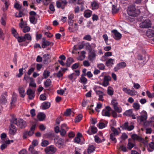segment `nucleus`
<instances>
[{"mask_svg":"<svg viewBox=\"0 0 154 154\" xmlns=\"http://www.w3.org/2000/svg\"><path fill=\"white\" fill-rule=\"evenodd\" d=\"M119 9L117 8L116 5H112V11L113 14H115L119 11Z\"/></svg>","mask_w":154,"mask_h":154,"instance_id":"29","label":"nucleus"},{"mask_svg":"<svg viewBox=\"0 0 154 154\" xmlns=\"http://www.w3.org/2000/svg\"><path fill=\"white\" fill-rule=\"evenodd\" d=\"M126 66V63L124 62H121L118 63L114 67V69L116 72H117L118 70L124 68Z\"/></svg>","mask_w":154,"mask_h":154,"instance_id":"9","label":"nucleus"},{"mask_svg":"<svg viewBox=\"0 0 154 154\" xmlns=\"http://www.w3.org/2000/svg\"><path fill=\"white\" fill-rule=\"evenodd\" d=\"M53 43L52 42H50L47 40L43 41L42 45V47L43 48H45L46 46L49 45H53Z\"/></svg>","mask_w":154,"mask_h":154,"instance_id":"20","label":"nucleus"},{"mask_svg":"<svg viewBox=\"0 0 154 154\" xmlns=\"http://www.w3.org/2000/svg\"><path fill=\"white\" fill-rule=\"evenodd\" d=\"M49 144V142L46 140L43 141L41 143V146H46Z\"/></svg>","mask_w":154,"mask_h":154,"instance_id":"47","label":"nucleus"},{"mask_svg":"<svg viewBox=\"0 0 154 154\" xmlns=\"http://www.w3.org/2000/svg\"><path fill=\"white\" fill-rule=\"evenodd\" d=\"M23 79L24 80H25L26 82H29V80H32V78H30L29 76H26V75H25V76L24 77Z\"/></svg>","mask_w":154,"mask_h":154,"instance_id":"62","label":"nucleus"},{"mask_svg":"<svg viewBox=\"0 0 154 154\" xmlns=\"http://www.w3.org/2000/svg\"><path fill=\"white\" fill-rule=\"evenodd\" d=\"M16 100L17 99L16 97L13 96L11 98V101L10 103L11 106L14 105V103L16 102Z\"/></svg>","mask_w":154,"mask_h":154,"instance_id":"45","label":"nucleus"},{"mask_svg":"<svg viewBox=\"0 0 154 154\" xmlns=\"http://www.w3.org/2000/svg\"><path fill=\"white\" fill-rule=\"evenodd\" d=\"M147 118V112L144 111L143 112V114L141 115L138 116L137 118V119L140 122H143L146 120Z\"/></svg>","mask_w":154,"mask_h":154,"instance_id":"13","label":"nucleus"},{"mask_svg":"<svg viewBox=\"0 0 154 154\" xmlns=\"http://www.w3.org/2000/svg\"><path fill=\"white\" fill-rule=\"evenodd\" d=\"M68 77L69 79H70L71 80H72L74 78H76V77H75V73H72L71 74L69 75H68Z\"/></svg>","mask_w":154,"mask_h":154,"instance_id":"50","label":"nucleus"},{"mask_svg":"<svg viewBox=\"0 0 154 154\" xmlns=\"http://www.w3.org/2000/svg\"><path fill=\"white\" fill-rule=\"evenodd\" d=\"M11 123H14L21 128H24L26 125V122L23 119H17L16 118H14L13 116H12Z\"/></svg>","mask_w":154,"mask_h":154,"instance_id":"2","label":"nucleus"},{"mask_svg":"<svg viewBox=\"0 0 154 154\" xmlns=\"http://www.w3.org/2000/svg\"><path fill=\"white\" fill-rule=\"evenodd\" d=\"M133 106L135 109L138 110L140 109V105L138 103H133Z\"/></svg>","mask_w":154,"mask_h":154,"instance_id":"49","label":"nucleus"},{"mask_svg":"<svg viewBox=\"0 0 154 154\" xmlns=\"http://www.w3.org/2000/svg\"><path fill=\"white\" fill-rule=\"evenodd\" d=\"M14 123H11V125L9 127V133L11 135H14L16 134L17 131V128L13 125Z\"/></svg>","mask_w":154,"mask_h":154,"instance_id":"8","label":"nucleus"},{"mask_svg":"<svg viewBox=\"0 0 154 154\" xmlns=\"http://www.w3.org/2000/svg\"><path fill=\"white\" fill-rule=\"evenodd\" d=\"M102 114L103 116L109 117L110 116V113L107 110L103 109L102 112Z\"/></svg>","mask_w":154,"mask_h":154,"instance_id":"25","label":"nucleus"},{"mask_svg":"<svg viewBox=\"0 0 154 154\" xmlns=\"http://www.w3.org/2000/svg\"><path fill=\"white\" fill-rule=\"evenodd\" d=\"M97 67L100 69L103 70L104 69L105 66L103 64L100 63L97 65Z\"/></svg>","mask_w":154,"mask_h":154,"instance_id":"55","label":"nucleus"},{"mask_svg":"<svg viewBox=\"0 0 154 154\" xmlns=\"http://www.w3.org/2000/svg\"><path fill=\"white\" fill-rule=\"evenodd\" d=\"M18 91L20 96L22 97H24L26 94L24 88L23 87L19 88Z\"/></svg>","mask_w":154,"mask_h":154,"instance_id":"22","label":"nucleus"},{"mask_svg":"<svg viewBox=\"0 0 154 154\" xmlns=\"http://www.w3.org/2000/svg\"><path fill=\"white\" fill-rule=\"evenodd\" d=\"M24 38H25V41L26 39L29 40H31L32 38L30 35L29 34H25L24 36Z\"/></svg>","mask_w":154,"mask_h":154,"instance_id":"51","label":"nucleus"},{"mask_svg":"<svg viewBox=\"0 0 154 154\" xmlns=\"http://www.w3.org/2000/svg\"><path fill=\"white\" fill-rule=\"evenodd\" d=\"M137 94V92L135 90H132L130 89L129 91V92L128 94L131 96H133L136 95Z\"/></svg>","mask_w":154,"mask_h":154,"instance_id":"38","label":"nucleus"},{"mask_svg":"<svg viewBox=\"0 0 154 154\" xmlns=\"http://www.w3.org/2000/svg\"><path fill=\"white\" fill-rule=\"evenodd\" d=\"M146 35L149 38L154 37V27L148 30L146 32Z\"/></svg>","mask_w":154,"mask_h":154,"instance_id":"16","label":"nucleus"},{"mask_svg":"<svg viewBox=\"0 0 154 154\" xmlns=\"http://www.w3.org/2000/svg\"><path fill=\"white\" fill-rule=\"evenodd\" d=\"M134 146L135 145L133 143L129 142L128 143L127 147L128 149L131 150Z\"/></svg>","mask_w":154,"mask_h":154,"instance_id":"42","label":"nucleus"},{"mask_svg":"<svg viewBox=\"0 0 154 154\" xmlns=\"http://www.w3.org/2000/svg\"><path fill=\"white\" fill-rule=\"evenodd\" d=\"M83 39L88 41H91L92 38L90 35H87L84 37Z\"/></svg>","mask_w":154,"mask_h":154,"instance_id":"60","label":"nucleus"},{"mask_svg":"<svg viewBox=\"0 0 154 154\" xmlns=\"http://www.w3.org/2000/svg\"><path fill=\"white\" fill-rule=\"evenodd\" d=\"M57 149L53 145H51L45 149V151L46 154H53L55 152Z\"/></svg>","mask_w":154,"mask_h":154,"instance_id":"6","label":"nucleus"},{"mask_svg":"<svg viewBox=\"0 0 154 154\" xmlns=\"http://www.w3.org/2000/svg\"><path fill=\"white\" fill-rule=\"evenodd\" d=\"M18 41L19 42H22L25 41V38L24 36H18V38H17Z\"/></svg>","mask_w":154,"mask_h":154,"instance_id":"53","label":"nucleus"},{"mask_svg":"<svg viewBox=\"0 0 154 154\" xmlns=\"http://www.w3.org/2000/svg\"><path fill=\"white\" fill-rule=\"evenodd\" d=\"M95 150L94 146L93 145H91L89 146L87 152L86 151H85L84 152V154H91V153L93 152Z\"/></svg>","mask_w":154,"mask_h":154,"instance_id":"17","label":"nucleus"},{"mask_svg":"<svg viewBox=\"0 0 154 154\" xmlns=\"http://www.w3.org/2000/svg\"><path fill=\"white\" fill-rule=\"evenodd\" d=\"M127 11L129 16L133 17H136L140 12L139 10L136 9L133 5L129 6L127 10Z\"/></svg>","mask_w":154,"mask_h":154,"instance_id":"1","label":"nucleus"},{"mask_svg":"<svg viewBox=\"0 0 154 154\" xmlns=\"http://www.w3.org/2000/svg\"><path fill=\"white\" fill-rule=\"evenodd\" d=\"M107 93L108 94L112 96L113 94V91L112 90L111 88L109 87L108 88V89L107 90Z\"/></svg>","mask_w":154,"mask_h":154,"instance_id":"41","label":"nucleus"},{"mask_svg":"<svg viewBox=\"0 0 154 154\" xmlns=\"http://www.w3.org/2000/svg\"><path fill=\"white\" fill-rule=\"evenodd\" d=\"M43 58L45 61H48L50 59L49 55L48 54H45L43 56Z\"/></svg>","mask_w":154,"mask_h":154,"instance_id":"56","label":"nucleus"},{"mask_svg":"<svg viewBox=\"0 0 154 154\" xmlns=\"http://www.w3.org/2000/svg\"><path fill=\"white\" fill-rule=\"evenodd\" d=\"M132 113V111L129 109L126 111L124 113V115L126 116H130L131 115Z\"/></svg>","mask_w":154,"mask_h":154,"instance_id":"35","label":"nucleus"},{"mask_svg":"<svg viewBox=\"0 0 154 154\" xmlns=\"http://www.w3.org/2000/svg\"><path fill=\"white\" fill-rule=\"evenodd\" d=\"M35 92L31 89H29L27 91L26 93L29 96V99H32L35 96Z\"/></svg>","mask_w":154,"mask_h":154,"instance_id":"15","label":"nucleus"},{"mask_svg":"<svg viewBox=\"0 0 154 154\" xmlns=\"http://www.w3.org/2000/svg\"><path fill=\"white\" fill-rule=\"evenodd\" d=\"M96 56V51L95 50L89 51L88 59L91 62H93L95 60Z\"/></svg>","mask_w":154,"mask_h":154,"instance_id":"7","label":"nucleus"},{"mask_svg":"<svg viewBox=\"0 0 154 154\" xmlns=\"http://www.w3.org/2000/svg\"><path fill=\"white\" fill-rule=\"evenodd\" d=\"M36 125H33L29 131H26L23 134V137L25 138H26L27 137L28 135L29 136H31L34 134V132L35 128Z\"/></svg>","mask_w":154,"mask_h":154,"instance_id":"4","label":"nucleus"},{"mask_svg":"<svg viewBox=\"0 0 154 154\" xmlns=\"http://www.w3.org/2000/svg\"><path fill=\"white\" fill-rule=\"evenodd\" d=\"M91 133L93 134H95L97 132V128L94 126H91L90 127Z\"/></svg>","mask_w":154,"mask_h":154,"instance_id":"43","label":"nucleus"},{"mask_svg":"<svg viewBox=\"0 0 154 154\" xmlns=\"http://www.w3.org/2000/svg\"><path fill=\"white\" fill-rule=\"evenodd\" d=\"M30 30V28L28 26H26L24 27L23 31L24 32L26 33L29 32Z\"/></svg>","mask_w":154,"mask_h":154,"instance_id":"58","label":"nucleus"},{"mask_svg":"<svg viewBox=\"0 0 154 154\" xmlns=\"http://www.w3.org/2000/svg\"><path fill=\"white\" fill-rule=\"evenodd\" d=\"M140 27L143 28H148L151 26V22L149 19L143 20L139 24Z\"/></svg>","mask_w":154,"mask_h":154,"instance_id":"3","label":"nucleus"},{"mask_svg":"<svg viewBox=\"0 0 154 154\" xmlns=\"http://www.w3.org/2000/svg\"><path fill=\"white\" fill-rule=\"evenodd\" d=\"M85 45L86 47V49L88 50L89 51H91L93 50L91 49V45L89 44V43L87 42L86 43Z\"/></svg>","mask_w":154,"mask_h":154,"instance_id":"46","label":"nucleus"},{"mask_svg":"<svg viewBox=\"0 0 154 154\" xmlns=\"http://www.w3.org/2000/svg\"><path fill=\"white\" fill-rule=\"evenodd\" d=\"M60 132L62 136H64L66 134V131L64 129L60 128Z\"/></svg>","mask_w":154,"mask_h":154,"instance_id":"44","label":"nucleus"},{"mask_svg":"<svg viewBox=\"0 0 154 154\" xmlns=\"http://www.w3.org/2000/svg\"><path fill=\"white\" fill-rule=\"evenodd\" d=\"M74 62V60L72 58L69 57L67 59L66 64L67 67H69L70 65Z\"/></svg>","mask_w":154,"mask_h":154,"instance_id":"24","label":"nucleus"},{"mask_svg":"<svg viewBox=\"0 0 154 154\" xmlns=\"http://www.w3.org/2000/svg\"><path fill=\"white\" fill-rule=\"evenodd\" d=\"M51 81L50 79H48L44 82V85L45 87L48 88L51 85Z\"/></svg>","mask_w":154,"mask_h":154,"instance_id":"27","label":"nucleus"},{"mask_svg":"<svg viewBox=\"0 0 154 154\" xmlns=\"http://www.w3.org/2000/svg\"><path fill=\"white\" fill-rule=\"evenodd\" d=\"M146 93L148 96L150 98H152L154 97V93H150V92L148 91H146Z\"/></svg>","mask_w":154,"mask_h":154,"instance_id":"54","label":"nucleus"},{"mask_svg":"<svg viewBox=\"0 0 154 154\" xmlns=\"http://www.w3.org/2000/svg\"><path fill=\"white\" fill-rule=\"evenodd\" d=\"M81 150L80 149H79L78 148H75V154H81Z\"/></svg>","mask_w":154,"mask_h":154,"instance_id":"64","label":"nucleus"},{"mask_svg":"<svg viewBox=\"0 0 154 154\" xmlns=\"http://www.w3.org/2000/svg\"><path fill=\"white\" fill-rule=\"evenodd\" d=\"M54 142L57 146L60 148L63 145L64 140L58 136H56L54 139Z\"/></svg>","mask_w":154,"mask_h":154,"instance_id":"5","label":"nucleus"},{"mask_svg":"<svg viewBox=\"0 0 154 154\" xmlns=\"http://www.w3.org/2000/svg\"><path fill=\"white\" fill-rule=\"evenodd\" d=\"M115 136L114 135V134H110V139L115 143H116L117 142L116 139L115 137Z\"/></svg>","mask_w":154,"mask_h":154,"instance_id":"40","label":"nucleus"},{"mask_svg":"<svg viewBox=\"0 0 154 154\" xmlns=\"http://www.w3.org/2000/svg\"><path fill=\"white\" fill-rule=\"evenodd\" d=\"M50 72L47 70H45L43 74V76L45 79L47 78L50 74Z\"/></svg>","mask_w":154,"mask_h":154,"instance_id":"34","label":"nucleus"},{"mask_svg":"<svg viewBox=\"0 0 154 154\" xmlns=\"http://www.w3.org/2000/svg\"><path fill=\"white\" fill-rule=\"evenodd\" d=\"M30 21L31 23L35 24L36 23V20L35 17L34 16H31L29 17Z\"/></svg>","mask_w":154,"mask_h":154,"instance_id":"31","label":"nucleus"},{"mask_svg":"<svg viewBox=\"0 0 154 154\" xmlns=\"http://www.w3.org/2000/svg\"><path fill=\"white\" fill-rule=\"evenodd\" d=\"M30 154H39L38 151L35 150L33 145H30L29 148Z\"/></svg>","mask_w":154,"mask_h":154,"instance_id":"19","label":"nucleus"},{"mask_svg":"<svg viewBox=\"0 0 154 154\" xmlns=\"http://www.w3.org/2000/svg\"><path fill=\"white\" fill-rule=\"evenodd\" d=\"M23 68H20L19 69V73H18V74L16 75L17 77L18 78H20L22 76V75L23 74Z\"/></svg>","mask_w":154,"mask_h":154,"instance_id":"39","label":"nucleus"},{"mask_svg":"<svg viewBox=\"0 0 154 154\" xmlns=\"http://www.w3.org/2000/svg\"><path fill=\"white\" fill-rule=\"evenodd\" d=\"M123 129L127 130L130 131L132 130L134 128V126L133 125L128 126V122H126L124 123L121 126Z\"/></svg>","mask_w":154,"mask_h":154,"instance_id":"14","label":"nucleus"},{"mask_svg":"<svg viewBox=\"0 0 154 154\" xmlns=\"http://www.w3.org/2000/svg\"><path fill=\"white\" fill-rule=\"evenodd\" d=\"M87 79L85 77H81L79 81L84 85L87 83Z\"/></svg>","mask_w":154,"mask_h":154,"instance_id":"26","label":"nucleus"},{"mask_svg":"<svg viewBox=\"0 0 154 154\" xmlns=\"http://www.w3.org/2000/svg\"><path fill=\"white\" fill-rule=\"evenodd\" d=\"M7 92H6L4 93L5 96H4V94H2L1 96L0 99V104L2 105H5L6 103H7V101L6 97L7 95Z\"/></svg>","mask_w":154,"mask_h":154,"instance_id":"11","label":"nucleus"},{"mask_svg":"<svg viewBox=\"0 0 154 154\" xmlns=\"http://www.w3.org/2000/svg\"><path fill=\"white\" fill-rule=\"evenodd\" d=\"M119 148L124 152H126L127 151L126 147L123 145L120 146Z\"/></svg>","mask_w":154,"mask_h":154,"instance_id":"61","label":"nucleus"},{"mask_svg":"<svg viewBox=\"0 0 154 154\" xmlns=\"http://www.w3.org/2000/svg\"><path fill=\"white\" fill-rule=\"evenodd\" d=\"M40 99L41 100H46V97L44 94H42L40 95Z\"/></svg>","mask_w":154,"mask_h":154,"instance_id":"63","label":"nucleus"},{"mask_svg":"<svg viewBox=\"0 0 154 154\" xmlns=\"http://www.w3.org/2000/svg\"><path fill=\"white\" fill-rule=\"evenodd\" d=\"M111 77L109 76H104L102 85L104 87L107 86L109 85V81L111 80Z\"/></svg>","mask_w":154,"mask_h":154,"instance_id":"10","label":"nucleus"},{"mask_svg":"<svg viewBox=\"0 0 154 154\" xmlns=\"http://www.w3.org/2000/svg\"><path fill=\"white\" fill-rule=\"evenodd\" d=\"M12 33L13 36L16 38H18V33H17L16 29L14 28H13L12 29Z\"/></svg>","mask_w":154,"mask_h":154,"instance_id":"33","label":"nucleus"},{"mask_svg":"<svg viewBox=\"0 0 154 154\" xmlns=\"http://www.w3.org/2000/svg\"><path fill=\"white\" fill-rule=\"evenodd\" d=\"M112 32L114 34V36L113 37L116 40H119L121 39L122 37V34L118 32L116 29H114L112 31Z\"/></svg>","mask_w":154,"mask_h":154,"instance_id":"12","label":"nucleus"},{"mask_svg":"<svg viewBox=\"0 0 154 154\" xmlns=\"http://www.w3.org/2000/svg\"><path fill=\"white\" fill-rule=\"evenodd\" d=\"M114 111L118 112V113H120L122 111V109L120 107H119L117 106H115L113 107Z\"/></svg>","mask_w":154,"mask_h":154,"instance_id":"36","label":"nucleus"},{"mask_svg":"<svg viewBox=\"0 0 154 154\" xmlns=\"http://www.w3.org/2000/svg\"><path fill=\"white\" fill-rule=\"evenodd\" d=\"M114 59H113L112 58H110L106 62V65L108 66L110 65H112L114 64L113 61H114Z\"/></svg>","mask_w":154,"mask_h":154,"instance_id":"28","label":"nucleus"},{"mask_svg":"<svg viewBox=\"0 0 154 154\" xmlns=\"http://www.w3.org/2000/svg\"><path fill=\"white\" fill-rule=\"evenodd\" d=\"M37 117L39 121H43L45 117V114L42 112L39 113L38 114Z\"/></svg>","mask_w":154,"mask_h":154,"instance_id":"23","label":"nucleus"},{"mask_svg":"<svg viewBox=\"0 0 154 154\" xmlns=\"http://www.w3.org/2000/svg\"><path fill=\"white\" fill-rule=\"evenodd\" d=\"M83 64L85 66L88 67L90 66L89 62L87 60H85L83 62Z\"/></svg>","mask_w":154,"mask_h":154,"instance_id":"57","label":"nucleus"},{"mask_svg":"<svg viewBox=\"0 0 154 154\" xmlns=\"http://www.w3.org/2000/svg\"><path fill=\"white\" fill-rule=\"evenodd\" d=\"M91 5L93 10L97 9L99 7V4L95 1L91 2Z\"/></svg>","mask_w":154,"mask_h":154,"instance_id":"18","label":"nucleus"},{"mask_svg":"<svg viewBox=\"0 0 154 154\" xmlns=\"http://www.w3.org/2000/svg\"><path fill=\"white\" fill-rule=\"evenodd\" d=\"M51 103L48 102H45L42 104V109H46L49 108L50 106Z\"/></svg>","mask_w":154,"mask_h":154,"instance_id":"21","label":"nucleus"},{"mask_svg":"<svg viewBox=\"0 0 154 154\" xmlns=\"http://www.w3.org/2000/svg\"><path fill=\"white\" fill-rule=\"evenodd\" d=\"M82 116L81 114L79 115L75 118V122H79L82 119Z\"/></svg>","mask_w":154,"mask_h":154,"instance_id":"30","label":"nucleus"},{"mask_svg":"<svg viewBox=\"0 0 154 154\" xmlns=\"http://www.w3.org/2000/svg\"><path fill=\"white\" fill-rule=\"evenodd\" d=\"M71 109H68L66 110L64 112V115L66 116H68L71 114Z\"/></svg>","mask_w":154,"mask_h":154,"instance_id":"48","label":"nucleus"},{"mask_svg":"<svg viewBox=\"0 0 154 154\" xmlns=\"http://www.w3.org/2000/svg\"><path fill=\"white\" fill-rule=\"evenodd\" d=\"M111 103L113 105V107L117 106L118 104L117 101L115 99H113Z\"/></svg>","mask_w":154,"mask_h":154,"instance_id":"59","label":"nucleus"},{"mask_svg":"<svg viewBox=\"0 0 154 154\" xmlns=\"http://www.w3.org/2000/svg\"><path fill=\"white\" fill-rule=\"evenodd\" d=\"M111 130L112 131L113 133L111 134H114V135H117L119 134V132L116 129L113 127H111Z\"/></svg>","mask_w":154,"mask_h":154,"instance_id":"37","label":"nucleus"},{"mask_svg":"<svg viewBox=\"0 0 154 154\" xmlns=\"http://www.w3.org/2000/svg\"><path fill=\"white\" fill-rule=\"evenodd\" d=\"M97 126L99 128L102 129L106 127L105 124L103 122L100 123L99 124L97 125Z\"/></svg>","mask_w":154,"mask_h":154,"instance_id":"52","label":"nucleus"},{"mask_svg":"<svg viewBox=\"0 0 154 154\" xmlns=\"http://www.w3.org/2000/svg\"><path fill=\"white\" fill-rule=\"evenodd\" d=\"M132 138L134 140H140L142 139L141 138L140 136H138L136 134H133L131 135Z\"/></svg>","mask_w":154,"mask_h":154,"instance_id":"32","label":"nucleus"}]
</instances>
